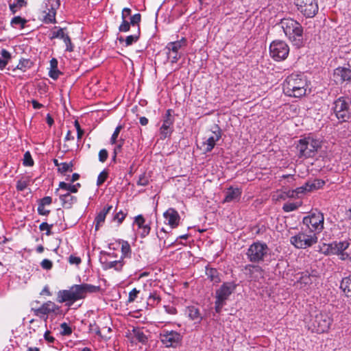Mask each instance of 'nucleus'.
Here are the masks:
<instances>
[{
  "label": "nucleus",
  "instance_id": "1",
  "mask_svg": "<svg viewBox=\"0 0 351 351\" xmlns=\"http://www.w3.org/2000/svg\"><path fill=\"white\" fill-rule=\"evenodd\" d=\"M280 24L293 46L300 49L304 45L303 27L300 23L292 19H284Z\"/></svg>",
  "mask_w": 351,
  "mask_h": 351
},
{
  "label": "nucleus",
  "instance_id": "2",
  "mask_svg": "<svg viewBox=\"0 0 351 351\" xmlns=\"http://www.w3.org/2000/svg\"><path fill=\"white\" fill-rule=\"evenodd\" d=\"M306 81L303 75L292 73L282 84L283 92L289 97H301L306 94Z\"/></svg>",
  "mask_w": 351,
  "mask_h": 351
},
{
  "label": "nucleus",
  "instance_id": "3",
  "mask_svg": "<svg viewBox=\"0 0 351 351\" xmlns=\"http://www.w3.org/2000/svg\"><path fill=\"white\" fill-rule=\"evenodd\" d=\"M310 317L308 328L317 333L327 332L332 322V319L326 312H315Z\"/></svg>",
  "mask_w": 351,
  "mask_h": 351
},
{
  "label": "nucleus",
  "instance_id": "4",
  "mask_svg": "<svg viewBox=\"0 0 351 351\" xmlns=\"http://www.w3.org/2000/svg\"><path fill=\"white\" fill-rule=\"evenodd\" d=\"M321 146V141L319 139L308 136L300 139L296 148L299 152L300 158H307L315 156Z\"/></svg>",
  "mask_w": 351,
  "mask_h": 351
},
{
  "label": "nucleus",
  "instance_id": "5",
  "mask_svg": "<svg viewBox=\"0 0 351 351\" xmlns=\"http://www.w3.org/2000/svg\"><path fill=\"white\" fill-rule=\"evenodd\" d=\"M332 110L341 122L347 121L351 118V101L348 98L340 97L334 101Z\"/></svg>",
  "mask_w": 351,
  "mask_h": 351
},
{
  "label": "nucleus",
  "instance_id": "6",
  "mask_svg": "<svg viewBox=\"0 0 351 351\" xmlns=\"http://www.w3.org/2000/svg\"><path fill=\"white\" fill-rule=\"evenodd\" d=\"M290 242L298 249H306L317 243V237L312 232H300L290 238Z\"/></svg>",
  "mask_w": 351,
  "mask_h": 351
},
{
  "label": "nucleus",
  "instance_id": "7",
  "mask_svg": "<svg viewBox=\"0 0 351 351\" xmlns=\"http://www.w3.org/2000/svg\"><path fill=\"white\" fill-rule=\"evenodd\" d=\"M269 249L267 245L260 241L253 243L248 248L246 253L250 262L259 263L264 261L268 254Z\"/></svg>",
  "mask_w": 351,
  "mask_h": 351
},
{
  "label": "nucleus",
  "instance_id": "8",
  "mask_svg": "<svg viewBox=\"0 0 351 351\" xmlns=\"http://www.w3.org/2000/svg\"><path fill=\"white\" fill-rule=\"evenodd\" d=\"M324 215L321 212H313L303 218V223L306 226L309 232H320L324 229Z\"/></svg>",
  "mask_w": 351,
  "mask_h": 351
},
{
  "label": "nucleus",
  "instance_id": "9",
  "mask_svg": "<svg viewBox=\"0 0 351 351\" xmlns=\"http://www.w3.org/2000/svg\"><path fill=\"white\" fill-rule=\"evenodd\" d=\"M269 53L276 61L284 60L289 53V47L283 40H274L269 45Z\"/></svg>",
  "mask_w": 351,
  "mask_h": 351
},
{
  "label": "nucleus",
  "instance_id": "10",
  "mask_svg": "<svg viewBox=\"0 0 351 351\" xmlns=\"http://www.w3.org/2000/svg\"><path fill=\"white\" fill-rule=\"evenodd\" d=\"M298 10L306 18H313L318 12L317 0H295Z\"/></svg>",
  "mask_w": 351,
  "mask_h": 351
},
{
  "label": "nucleus",
  "instance_id": "11",
  "mask_svg": "<svg viewBox=\"0 0 351 351\" xmlns=\"http://www.w3.org/2000/svg\"><path fill=\"white\" fill-rule=\"evenodd\" d=\"M160 339L165 347L176 348L181 343L182 337L176 331L163 330L160 334Z\"/></svg>",
  "mask_w": 351,
  "mask_h": 351
},
{
  "label": "nucleus",
  "instance_id": "12",
  "mask_svg": "<svg viewBox=\"0 0 351 351\" xmlns=\"http://www.w3.org/2000/svg\"><path fill=\"white\" fill-rule=\"evenodd\" d=\"M173 110L168 109L163 117V123L160 128L161 138L165 139L171 136L173 131V125L174 123V117L172 115Z\"/></svg>",
  "mask_w": 351,
  "mask_h": 351
},
{
  "label": "nucleus",
  "instance_id": "13",
  "mask_svg": "<svg viewBox=\"0 0 351 351\" xmlns=\"http://www.w3.org/2000/svg\"><path fill=\"white\" fill-rule=\"evenodd\" d=\"M78 300H80V297L77 289L74 288V285L69 290H61L58 292L57 301L60 303L71 302V303L66 304L68 306H71Z\"/></svg>",
  "mask_w": 351,
  "mask_h": 351
},
{
  "label": "nucleus",
  "instance_id": "14",
  "mask_svg": "<svg viewBox=\"0 0 351 351\" xmlns=\"http://www.w3.org/2000/svg\"><path fill=\"white\" fill-rule=\"evenodd\" d=\"M334 81L337 84L344 82H351V69L345 66H339L333 72Z\"/></svg>",
  "mask_w": 351,
  "mask_h": 351
},
{
  "label": "nucleus",
  "instance_id": "15",
  "mask_svg": "<svg viewBox=\"0 0 351 351\" xmlns=\"http://www.w3.org/2000/svg\"><path fill=\"white\" fill-rule=\"evenodd\" d=\"M237 285L233 282H223L219 289L216 291V299L226 302L229 296L234 292Z\"/></svg>",
  "mask_w": 351,
  "mask_h": 351
},
{
  "label": "nucleus",
  "instance_id": "16",
  "mask_svg": "<svg viewBox=\"0 0 351 351\" xmlns=\"http://www.w3.org/2000/svg\"><path fill=\"white\" fill-rule=\"evenodd\" d=\"M350 243L347 241L337 242L334 241L327 245V249L324 252L325 255L338 254L342 253L348 248Z\"/></svg>",
  "mask_w": 351,
  "mask_h": 351
},
{
  "label": "nucleus",
  "instance_id": "17",
  "mask_svg": "<svg viewBox=\"0 0 351 351\" xmlns=\"http://www.w3.org/2000/svg\"><path fill=\"white\" fill-rule=\"evenodd\" d=\"M99 261L104 270L114 269L117 271H122L125 264L123 258H121L119 260L109 261L106 256H100Z\"/></svg>",
  "mask_w": 351,
  "mask_h": 351
},
{
  "label": "nucleus",
  "instance_id": "18",
  "mask_svg": "<svg viewBox=\"0 0 351 351\" xmlns=\"http://www.w3.org/2000/svg\"><path fill=\"white\" fill-rule=\"evenodd\" d=\"M163 216L166 221H168V224L172 228H176L180 222V217L176 210L170 208L166 212L164 213Z\"/></svg>",
  "mask_w": 351,
  "mask_h": 351
},
{
  "label": "nucleus",
  "instance_id": "19",
  "mask_svg": "<svg viewBox=\"0 0 351 351\" xmlns=\"http://www.w3.org/2000/svg\"><path fill=\"white\" fill-rule=\"evenodd\" d=\"M74 288L77 289L80 299L84 298L87 293H96L100 290L99 286H95L86 283L75 285Z\"/></svg>",
  "mask_w": 351,
  "mask_h": 351
},
{
  "label": "nucleus",
  "instance_id": "20",
  "mask_svg": "<svg viewBox=\"0 0 351 351\" xmlns=\"http://www.w3.org/2000/svg\"><path fill=\"white\" fill-rule=\"evenodd\" d=\"M215 128H217V131H213V134L209 136L207 140L204 142V145L206 146L205 152H211L214 148L216 142L218 141L221 136L219 128L217 125H216Z\"/></svg>",
  "mask_w": 351,
  "mask_h": 351
},
{
  "label": "nucleus",
  "instance_id": "21",
  "mask_svg": "<svg viewBox=\"0 0 351 351\" xmlns=\"http://www.w3.org/2000/svg\"><path fill=\"white\" fill-rule=\"evenodd\" d=\"M242 191L239 188H234L230 186L225 193V197L223 202H231L233 201H237L240 199Z\"/></svg>",
  "mask_w": 351,
  "mask_h": 351
},
{
  "label": "nucleus",
  "instance_id": "22",
  "mask_svg": "<svg viewBox=\"0 0 351 351\" xmlns=\"http://www.w3.org/2000/svg\"><path fill=\"white\" fill-rule=\"evenodd\" d=\"M186 313L189 317L195 321V323H200L202 320V315L200 313L199 308L195 306H189L186 308Z\"/></svg>",
  "mask_w": 351,
  "mask_h": 351
},
{
  "label": "nucleus",
  "instance_id": "23",
  "mask_svg": "<svg viewBox=\"0 0 351 351\" xmlns=\"http://www.w3.org/2000/svg\"><path fill=\"white\" fill-rule=\"evenodd\" d=\"M206 275L207 276L208 279H209L213 285H217L221 282L219 272L215 268L206 266Z\"/></svg>",
  "mask_w": 351,
  "mask_h": 351
},
{
  "label": "nucleus",
  "instance_id": "24",
  "mask_svg": "<svg viewBox=\"0 0 351 351\" xmlns=\"http://www.w3.org/2000/svg\"><path fill=\"white\" fill-rule=\"evenodd\" d=\"M49 310L50 309L46 304V302L43 303L41 306L38 308H32V311L34 312V315L41 319H43L45 322H47L48 319V315L50 313Z\"/></svg>",
  "mask_w": 351,
  "mask_h": 351
},
{
  "label": "nucleus",
  "instance_id": "25",
  "mask_svg": "<svg viewBox=\"0 0 351 351\" xmlns=\"http://www.w3.org/2000/svg\"><path fill=\"white\" fill-rule=\"evenodd\" d=\"M324 184V180L322 179H314L312 180H308L305 182V187H306L308 193L321 189Z\"/></svg>",
  "mask_w": 351,
  "mask_h": 351
},
{
  "label": "nucleus",
  "instance_id": "26",
  "mask_svg": "<svg viewBox=\"0 0 351 351\" xmlns=\"http://www.w3.org/2000/svg\"><path fill=\"white\" fill-rule=\"evenodd\" d=\"M60 199L62 201V206L69 208L77 202V197L71 195L69 192L60 195Z\"/></svg>",
  "mask_w": 351,
  "mask_h": 351
},
{
  "label": "nucleus",
  "instance_id": "27",
  "mask_svg": "<svg viewBox=\"0 0 351 351\" xmlns=\"http://www.w3.org/2000/svg\"><path fill=\"white\" fill-rule=\"evenodd\" d=\"M139 37H140V27H138V29L136 34L128 36L125 38H124L122 36H120V37L117 38V40H119V42L120 43L125 42V47H128L130 45H132L133 43L137 42L138 40L139 39Z\"/></svg>",
  "mask_w": 351,
  "mask_h": 351
},
{
  "label": "nucleus",
  "instance_id": "28",
  "mask_svg": "<svg viewBox=\"0 0 351 351\" xmlns=\"http://www.w3.org/2000/svg\"><path fill=\"white\" fill-rule=\"evenodd\" d=\"M340 288L343 290L348 298H351V274L342 279Z\"/></svg>",
  "mask_w": 351,
  "mask_h": 351
},
{
  "label": "nucleus",
  "instance_id": "29",
  "mask_svg": "<svg viewBox=\"0 0 351 351\" xmlns=\"http://www.w3.org/2000/svg\"><path fill=\"white\" fill-rule=\"evenodd\" d=\"M58 60L55 58H53L50 60L51 69L49 72V75L53 80H57L59 75L62 74V73L58 69Z\"/></svg>",
  "mask_w": 351,
  "mask_h": 351
},
{
  "label": "nucleus",
  "instance_id": "30",
  "mask_svg": "<svg viewBox=\"0 0 351 351\" xmlns=\"http://www.w3.org/2000/svg\"><path fill=\"white\" fill-rule=\"evenodd\" d=\"M66 28H62L58 26H54L52 29L51 35L50 36L49 38L51 40L55 39V38H60L63 39L64 36L67 34L64 32V30H66Z\"/></svg>",
  "mask_w": 351,
  "mask_h": 351
},
{
  "label": "nucleus",
  "instance_id": "31",
  "mask_svg": "<svg viewBox=\"0 0 351 351\" xmlns=\"http://www.w3.org/2000/svg\"><path fill=\"white\" fill-rule=\"evenodd\" d=\"M1 57H0V69L3 70L8 64L9 60L12 58L10 53L5 49L1 51Z\"/></svg>",
  "mask_w": 351,
  "mask_h": 351
},
{
  "label": "nucleus",
  "instance_id": "32",
  "mask_svg": "<svg viewBox=\"0 0 351 351\" xmlns=\"http://www.w3.org/2000/svg\"><path fill=\"white\" fill-rule=\"evenodd\" d=\"M34 66V62L30 59L21 58L19 63L16 66V69L25 72L27 69H31Z\"/></svg>",
  "mask_w": 351,
  "mask_h": 351
},
{
  "label": "nucleus",
  "instance_id": "33",
  "mask_svg": "<svg viewBox=\"0 0 351 351\" xmlns=\"http://www.w3.org/2000/svg\"><path fill=\"white\" fill-rule=\"evenodd\" d=\"M81 186L80 183H77L75 184H71L66 183L64 182H60L59 184V188L61 189H64L68 191L71 193H77L78 191V188Z\"/></svg>",
  "mask_w": 351,
  "mask_h": 351
},
{
  "label": "nucleus",
  "instance_id": "34",
  "mask_svg": "<svg viewBox=\"0 0 351 351\" xmlns=\"http://www.w3.org/2000/svg\"><path fill=\"white\" fill-rule=\"evenodd\" d=\"M132 332H133L134 338L138 342L142 343H147V337L144 334L143 331L141 329H140L138 328H134L132 330Z\"/></svg>",
  "mask_w": 351,
  "mask_h": 351
},
{
  "label": "nucleus",
  "instance_id": "35",
  "mask_svg": "<svg viewBox=\"0 0 351 351\" xmlns=\"http://www.w3.org/2000/svg\"><path fill=\"white\" fill-rule=\"evenodd\" d=\"M56 12L48 10V12L46 14L43 19L44 23L46 24L56 23Z\"/></svg>",
  "mask_w": 351,
  "mask_h": 351
},
{
  "label": "nucleus",
  "instance_id": "36",
  "mask_svg": "<svg viewBox=\"0 0 351 351\" xmlns=\"http://www.w3.org/2000/svg\"><path fill=\"white\" fill-rule=\"evenodd\" d=\"M122 256L121 258L123 259L125 257H130L131 255V247L128 241H123L121 245Z\"/></svg>",
  "mask_w": 351,
  "mask_h": 351
},
{
  "label": "nucleus",
  "instance_id": "37",
  "mask_svg": "<svg viewBox=\"0 0 351 351\" xmlns=\"http://www.w3.org/2000/svg\"><path fill=\"white\" fill-rule=\"evenodd\" d=\"M27 22V21L25 19L17 16L12 18L10 24L12 27H15L16 25H19L21 26V28L23 29L25 27Z\"/></svg>",
  "mask_w": 351,
  "mask_h": 351
},
{
  "label": "nucleus",
  "instance_id": "38",
  "mask_svg": "<svg viewBox=\"0 0 351 351\" xmlns=\"http://www.w3.org/2000/svg\"><path fill=\"white\" fill-rule=\"evenodd\" d=\"M298 282L304 284V285H310L312 283L311 278L309 276V272L306 271L305 272L301 273V276L298 280Z\"/></svg>",
  "mask_w": 351,
  "mask_h": 351
},
{
  "label": "nucleus",
  "instance_id": "39",
  "mask_svg": "<svg viewBox=\"0 0 351 351\" xmlns=\"http://www.w3.org/2000/svg\"><path fill=\"white\" fill-rule=\"evenodd\" d=\"M301 205V204L300 203H297V202H292V203H290V202H288V203H285L283 206H282V209L286 213H289V212H291V211H293V210H295L296 209L298 208V207Z\"/></svg>",
  "mask_w": 351,
  "mask_h": 351
},
{
  "label": "nucleus",
  "instance_id": "40",
  "mask_svg": "<svg viewBox=\"0 0 351 351\" xmlns=\"http://www.w3.org/2000/svg\"><path fill=\"white\" fill-rule=\"evenodd\" d=\"M60 0H47L46 7L47 10H51L56 12L60 8Z\"/></svg>",
  "mask_w": 351,
  "mask_h": 351
},
{
  "label": "nucleus",
  "instance_id": "41",
  "mask_svg": "<svg viewBox=\"0 0 351 351\" xmlns=\"http://www.w3.org/2000/svg\"><path fill=\"white\" fill-rule=\"evenodd\" d=\"M182 47H180V44L174 42H170L167 44L166 49L168 50V53H178L179 49Z\"/></svg>",
  "mask_w": 351,
  "mask_h": 351
},
{
  "label": "nucleus",
  "instance_id": "42",
  "mask_svg": "<svg viewBox=\"0 0 351 351\" xmlns=\"http://www.w3.org/2000/svg\"><path fill=\"white\" fill-rule=\"evenodd\" d=\"M23 164L24 166L32 167L34 165V160L29 152H26L23 156Z\"/></svg>",
  "mask_w": 351,
  "mask_h": 351
},
{
  "label": "nucleus",
  "instance_id": "43",
  "mask_svg": "<svg viewBox=\"0 0 351 351\" xmlns=\"http://www.w3.org/2000/svg\"><path fill=\"white\" fill-rule=\"evenodd\" d=\"M123 129V125H119L114 130L111 138H110V144H117L118 142L117 138L119 136V134L121 132V130Z\"/></svg>",
  "mask_w": 351,
  "mask_h": 351
},
{
  "label": "nucleus",
  "instance_id": "44",
  "mask_svg": "<svg viewBox=\"0 0 351 351\" xmlns=\"http://www.w3.org/2000/svg\"><path fill=\"white\" fill-rule=\"evenodd\" d=\"M88 328H89L90 332H95L97 335H98L99 337H100L101 338H107L106 337L102 336L101 330H100L99 326H97L95 322L90 323L89 324Z\"/></svg>",
  "mask_w": 351,
  "mask_h": 351
},
{
  "label": "nucleus",
  "instance_id": "45",
  "mask_svg": "<svg viewBox=\"0 0 351 351\" xmlns=\"http://www.w3.org/2000/svg\"><path fill=\"white\" fill-rule=\"evenodd\" d=\"M160 300V297L156 293H151L148 298V304L152 306H154L159 303Z\"/></svg>",
  "mask_w": 351,
  "mask_h": 351
},
{
  "label": "nucleus",
  "instance_id": "46",
  "mask_svg": "<svg viewBox=\"0 0 351 351\" xmlns=\"http://www.w3.org/2000/svg\"><path fill=\"white\" fill-rule=\"evenodd\" d=\"M108 173L106 170L102 171L97 177V185L98 186L103 184L108 178Z\"/></svg>",
  "mask_w": 351,
  "mask_h": 351
},
{
  "label": "nucleus",
  "instance_id": "47",
  "mask_svg": "<svg viewBox=\"0 0 351 351\" xmlns=\"http://www.w3.org/2000/svg\"><path fill=\"white\" fill-rule=\"evenodd\" d=\"M105 219H106V215H104L103 213H101V212H99L97 215L96 216L95 219V230H98L99 227H100V225L104 222L105 221Z\"/></svg>",
  "mask_w": 351,
  "mask_h": 351
},
{
  "label": "nucleus",
  "instance_id": "48",
  "mask_svg": "<svg viewBox=\"0 0 351 351\" xmlns=\"http://www.w3.org/2000/svg\"><path fill=\"white\" fill-rule=\"evenodd\" d=\"M62 40L66 45V51L69 52L73 51L74 50V46L69 34H67Z\"/></svg>",
  "mask_w": 351,
  "mask_h": 351
},
{
  "label": "nucleus",
  "instance_id": "49",
  "mask_svg": "<svg viewBox=\"0 0 351 351\" xmlns=\"http://www.w3.org/2000/svg\"><path fill=\"white\" fill-rule=\"evenodd\" d=\"M60 328L62 329L60 334L63 336H69L72 333V328L65 322L60 324Z\"/></svg>",
  "mask_w": 351,
  "mask_h": 351
},
{
  "label": "nucleus",
  "instance_id": "50",
  "mask_svg": "<svg viewBox=\"0 0 351 351\" xmlns=\"http://www.w3.org/2000/svg\"><path fill=\"white\" fill-rule=\"evenodd\" d=\"M52 226H53V224L49 225L47 222H43L39 226V229L41 231L46 230V233H45L46 235L50 236L52 234V232L51 231Z\"/></svg>",
  "mask_w": 351,
  "mask_h": 351
},
{
  "label": "nucleus",
  "instance_id": "51",
  "mask_svg": "<svg viewBox=\"0 0 351 351\" xmlns=\"http://www.w3.org/2000/svg\"><path fill=\"white\" fill-rule=\"evenodd\" d=\"M149 178L147 176H146L145 173H143L139 176L136 184L138 186H145L149 184Z\"/></svg>",
  "mask_w": 351,
  "mask_h": 351
},
{
  "label": "nucleus",
  "instance_id": "52",
  "mask_svg": "<svg viewBox=\"0 0 351 351\" xmlns=\"http://www.w3.org/2000/svg\"><path fill=\"white\" fill-rule=\"evenodd\" d=\"M131 23L127 20H122L121 24L119 27V31L121 32H127L130 29Z\"/></svg>",
  "mask_w": 351,
  "mask_h": 351
},
{
  "label": "nucleus",
  "instance_id": "53",
  "mask_svg": "<svg viewBox=\"0 0 351 351\" xmlns=\"http://www.w3.org/2000/svg\"><path fill=\"white\" fill-rule=\"evenodd\" d=\"M130 23L132 26L138 25V28L139 27V23L141 20V15L139 13L135 14L133 16H130Z\"/></svg>",
  "mask_w": 351,
  "mask_h": 351
},
{
  "label": "nucleus",
  "instance_id": "54",
  "mask_svg": "<svg viewBox=\"0 0 351 351\" xmlns=\"http://www.w3.org/2000/svg\"><path fill=\"white\" fill-rule=\"evenodd\" d=\"M28 185V182L25 180H19L16 182V188L18 191H24Z\"/></svg>",
  "mask_w": 351,
  "mask_h": 351
},
{
  "label": "nucleus",
  "instance_id": "55",
  "mask_svg": "<svg viewBox=\"0 0 351 351\" xmlns=\"http://www.w3.org/2000/svg\"><path fill=\"white\" fill-rule=\"evenodd\" d=\"M108 157V152L106 149H102L99 152V160L101 162H104L106 161Z\"/></svg>",
  "mask_w": 351,
  "mask_h": 351
},
{
  "label": "nucleus",
  "instance_id": "56",
  "mask_svg": "<svg viewBox=\"0 0 351 351\" xmlns=\"http://www.w3.org/2000/svg\"><path fill=\"white\" fill-rule=\"evenodd\" d=\"M127 213H124L123 211L118 212L114 216L113 219L117 220L119 224H121L125 219Z\"/></svg>",
  "mask_w": 351,
  "mask_h": 351
},
{
  "label": "nucleus",
  "instance_id": "57",
  "mask_svg": "<svg viewBox=\"0 0 351 351\" xmlns=\"http://www.w3.org/2000/svg\"><path fill=\"white\" fill-rule=\"evenodd\" d=\"M134 222L138 226V228H141L142 227L145 226L146 224H145V219L144 217L142 215H138L135 217Z\"/></svg>",
  "mask_w": 351,
  "mask_h": 351
},
{
  "label": "nucleus",
  "instance_id": "58",
  "mask_svg": "<svg viewBox=\"0 0 351 351\" xmlns=\"http://www.w3.org/2000/svg\"><path fill=\"white\" fill-rule=\"evenodd\" d=\"M73 171L72 169H69V165H67V162H62L60 163V167H58V171L61 173H64L66 171L71 172Z\"/></svg>",
  "mask_w": 351,
  "mask_h": 351
},
{
  "label": "nucleus",
  "instance_id": "59",
  "mask_svg": "<svg viewBox=\"0 0 351 351\" xmlns=\"http://www.w3.org/2000/svg\"><path fill=\"white\" fill-rule=\"evenodd\" d=\"M52 203V198L49 196L44 197L43 198L39 199L38 205L47 206L50 205Z\"/></svg>",
  "mask_w": 351,
  "mask_h": 351
},
{
  "label": "nucleus",
  "instance_id": "60",
  "mask_svg": "<svg viewBox=\"0 0 351 351\" xmlns=\"http://www.w3.org/2000/svg\"><path fill=\"white\" fill-rule=\"evenodd\" d=\"M139 293V291L137 290L136 288H134L130 293H129V297H128V302H132L135 300V299L137 297L138 293Z\"/></svg>",
  "mask_w": 351,
  "mask_h": 351
},
{
  "label": "nucleus",
  "instance_id": "61",
  "mask_svg": "<svg viewBox=\"0 0 351 351\" xmlns=\"http://www.w3.org/2000/svg\"><path fill=\"white\" fill-rule=\"evenodd\" d=\"M225 304H226V302L216 299L215 302V312L217 313H219L221 311V309Z\"/></svg>",
  "mask_w": 351,
  "mask_h": 351
},
{
  "label": "nucleus",
  "instance_id": "62",
  "mask_svg": "<svg viewBox=\"0 0 351 351\" xmlns=\"http://www.w3.org/2000/svg\"><path fill=\"white\" fill-rule=\"evenodd\" d=\"M40 265L41 267L45 269H51L52 268V266H53V263L52 262L49 260V259H44L41 263H40Z\"/></svg>",
  "mask_w": 351,
  "mask_h": 351
},
{
  "label": "nucleus",
  "instance_id": "63",
  "mask_svg": "<svg viewBox=\"0 0 351 351\" xmlns=\"http://www.w3.org/2000/svg\"><path fill=\"white\" fill-rule=\"evenodd\" d=\"M69 262L70 264H72V265L75 264L76 265H78L81 263L82 260L80 257L75 256L73 255H71L69 257Z\"/></svg>",
  "mask_w": 351,
  "mask_h": 351
},
{
  "label": "nucleus",
  "instance_id": "64",
  "mask_svg": "<svg viewBox=\"0 0 351 351\" xmlns=\"http://www.w3.org/2000/svg\"><path fill=\"white\" fill-rule=\"evenodd\" d=\"M141 229V232L140 233L141 237H145L146 236H147L149 234L151 228H150L149 225L146 224L145 226L142 227Z\"/></svg>",
  "mask_w": 351,
  "mask_h": 351
}]
</instances>
